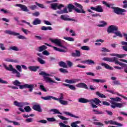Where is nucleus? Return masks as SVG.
Listing matches in <instances>:
<instances>
[{
	"instance_id": "obj_1",
	"label": "nucleus",
	"mask_w": 127,
	"mask_h": 127,
	"mask_svg": "<svg viewBox=\"0 0 127 127\" xmlns=\"http://www.w3.org/2000/svg\"><path fill=\"white\" fill-rule=\"evenodd\" d=\"M74 5L76 7H79L80 9H79V8H76V7L72 3H69L67 5V8L68 9L69 12H72L73 10H75V11H76V12H77V13H86V11L84 10V9L83 8V6L81 5V4L77 3V2H76L75 3H74Z\"/></svg>"
},
{
	"instance_id": "obj_2",
	"label": "nucleus",
	"mask_w": 127,
	"mask_h": 127,
	"mask_svg": "<svg viewBox=\"0 0 127 127\" xmlns=\"http://www.w3.org/2000/svg\"><path fill=\"white\" fill-rule=\"evenodd\" d=\"M111 101H110V103L111 104V107L112 108V109H116V108H123L124 107V105L122 103H117L116 102H121L122 101V98L116 97H111L110 98Z\"/></svg>"
},
{
	"instance_id": "obj_3",
	"label": "nucleus",
	"mask_w": 127,
	"mask_h": 127,
	"mask_svg": "<svg viewBox=\"0 0 127 127\" xmlns=\"http://www.w3.org/2000/svg\"><path fill=\"white\" fill-rule=\"evenodd\" d=\"M119 30V27L115 25H110L109 27H108L107 29V32L108 33H114V34H116V36H119V37H123V34L121 33V31L118 30ZM114 31H118V32H114Z\"/></svg>"
},
{
	"instance_id": "obj_4",
	"label": "nucleus",
	"mask_w": 127,
	"mask_h": 127,
	"mask_svg": "<svg viewBox=\"0 0 127 127\" xmlns=\"http://www.w3.org/2000/svg\"><path fill=\"white\" fill-rule=\"evenodd\" d=\"M103 60L104 61H108V62H111V63H115V64H118V65H120V66H123V68L124 67H127V64H124L123 63H120L118 61V58L116 57L114 58H104L103 59Z\"/></svg>"
},
{
	"instance_id": "obj_5",
	"label": "nucleus",
	"mask_w": 127,
	"mask_h": 127,
	"mask_svg": "<svg viewBox=\"0 0 127 127\" xmlns=\"http://www.w3.org/2000/svg\"><path fill=\"white\" fill-rule=\"evenodd\" d=\"M41 99H42L43 100H45V101H50V100H52L53 99V100H55V101H58L59 102H60L61 101L63 100V99H64V95L63 94V93H61L60 97L59 98H57L55 97L49 95L46 97L42 96Z\"/></svg>"
},
{
	"instance_id": "obj_6",
	"label": "nucleus",
	"mask_w": 127,
	"mask_h": 127,
	"mask_svg": "<svg viewBox=\"0 0 127 127\" xmlns=\"http://www.w3.org/2000/svg\"><path fill=\"white\" fill-rule=\"evenodd\" d=\"M4 33H6V34H9V35H13V36H17V38H18V39H22V40H26L27 39L25 36L20 35V34H19V33H16L11 30H5L4 31Z\"/></svg>"
},
{
	"instance_id": "obj_7",
	"label": "nucleus",
	"mask_w": 127,
	"mask_h": 127,
	"mask_svg": "<svg viewBox=\"0 0 127 127\" xmlns=\"http://www.w3.org/2000/svg\"><path fill=\"white\" fill-rule=\"evenodd\" d=\"M3 66L7 71H12L13 74H16V77L17 78H20V73L15 69V68H13L12 65L9 64L8 67L6 64H3Z\"/></svg>"
},
{
	"instance_id": "obj_8",
	"label": "nucleus",
	"mask_w": 127,
	"mask_h": 127,
	"mask_svg": "<svg viewBox=\"0 0 127 127\" xmlns=\"http://www.w3.org/2000/svg\"><path fill=\"white\" fill-rule=\"evenodd\" d=\"M39 75L43 76L44 79L47 83H55L56 84H57V82H55V81L53 80L49 77H47V76H50V74L47 73L44 71H41V72L39 73Z\"/></svg>"
},
{
	"instance_id": "obj_9",
	"label": "nucleus",
	"mask_w": 127,
	"mask_h": 127,
	"mask_svg": "<svg viewBox=\"0 0 127 127\" xmlns=\"http://www.w3.org/2000/svg\"><path fill=\"white\" fill-rule=\"evenodd\" d=\"M111 8L113 9V12L116 13V14L122 15L123 14V12H127V10L119 7L111 6Z\"/></svg>"
},
{
	"instance_id": "obj_10",
	"label": "nucleus",
	"mask_w": 127,
	"mask_h": 127,
	"mask_svg": "<svg viewBox=\"0 0 127 127\" xmlns=\"http://www.w3.org/2000/svg\"><path fill=\"white\" fill-rule=\"evenodd\" d=\"M65 5L60 4V5H58V3H54L51 4V8L52 9H53L54 10H56L58 8V9H61L62 7H64Z\"/></svg>"
},
{
	"instance_id": "obj_11",
	"label": "nucleus",
	"mask_w": 127,
	"mask_h": 127,
	"mask_svg": "<svg viewBox=\"0 0 127 127\" xmlns=\"http://www.w3.org/2000/svg\"><path fill=\"white\" fill-rule=\"evenodd\" d=\"M51 41L53 43H55V44H56V45H58V46L64 48V49H66L67 48L66 47L62 45L61 39H55V40H52Z\"/></svg>"
},
{
	"instance_id": "obj_12",
	"label": "nucleus",
	"mask_w": 127,
	"mask_h": 127,
	"mask_svg": "<svg viewBox=\"0 0 127 127\" xmlns=\"http://www.w3.org/2000/svg\"><path fill=\"white\" fill-rule=\"evenodd\" d=\"M69 16L68 15H62L61 16V18L62 20H64V21H76V20L73 18H69Z\"/></svg>"
},
{
	"instance_id": "obj_13",
	"label": "nucleus",
	"mask_w": 127,
	"mask_h": 127,
	"mask_svg": "<svg viewBox=\"0 0 127 127\" xmlns=\"http://www.w3.org/2000/svg\"><path fill=\"white\" fill-rule=\"evenodd\" d=\"M90 9L92 10H94V11H97V12H103L104 11V9H103V7L101 5H97L96 7L91 6L90 7Z\"/></svg>"
},
{
	"instance_id": "obj_14",
	"label": "nucleus",
	"mask_w": 127,
	"mask_h": 127,
	"mask_svg": "<svg viewBox=\"0 0 127 127\" xmlns=\"http://www.w3.org/2000/svg\"><path fill=\"white\" fill-rule=\"evenodd\" d=\"M104 123L106 125H115V126H118L119 127H123V124L117 123V122L114 121L113 120L105 121Z\"/></svg>"
},
{
	"instance_id": "obj_15",
	"label": "nucleus",
	"mask_w": 127,
	"mask_h": 127,
	"mask_svg": "<svg viewBox=\"0 0 127 127\" xmlns=\"http://www.w3.org/2000/svg\"><path fill=\"white\" fill-rule=\"evenodd\" d=\"M15 6H18V7H20L21 10L22 11H25L26 12H28L29 10L27 8V6L25 5L21 4H16Z\"/></svg>"
},
{
	"instance_id": "obj_16",
	"label": "nucleus",
	"mask_w": 127,
	"mask_h": 127,
	"mask_svg": "<svg viewBox=\"0 0 127 127\" xmlns=\"http://www.w3.org/2000/svg\"><path fill=\"white\" fill-rule=\"evenodd\" d=\"M27 105H29V104L27 102H18L16 101L14 102V106L19 107V108H22V107H24V106H26Z\"/></svg>"
},
{
	"instance_id": "obj_17",
	"label": "nucleus",
	"mask_w": 127,
	"mask_h": 127,
	"mask_svg": "<svg viewBox=\"0 0 127 127\" xmlns=\"http://www.w3.org/2000/svg\"><path fill=\"white\" fill-rule=\"evenodd\" d=\"M81 81L80 79H65V82L67 84H76V83Z\"/></svg>"
},
{
	"instance_id": "obj_18",
	"label": "nucleus",
	"mask_w": 127,
	"mask_h": 127,
	"mask_svg": "<svg viewBox=\"0 0 127 127\" xmlns=\"http://www.w3.org/2000/svg\"><path fill=\"white\" fill-rule=\"evenodd\" d=\"M90 102L91 103H95L96 106H99L100 107L102 106L101 104H100L101 103H102V101H101L100 100L97 98H95L94 99L90 100Z\"/></svg>"
},
{
	"instance_id": "obj_19",
	"label": "nucleus",
	"mask_w": 127,
	"mask_h": 127,
	"mask_svg": "<svg viewBox=\"0 0 127 127\" xmlns=\"http://www.w3.org/2000/svg\"><path fill=\"white\" fill-rule=\"evenodd\" d=\"M76 87L78 88H83V89H86L88 90L89 88L88 87V85L85 83L80 82L76 85Z\"/></svg>"
},
{
	"instance_id": "obj_20",
	"label": "nucleus",
	"mask_w": 127,
	"mask_h": 127,
	"mask_svg": "<svg viewBox=\"0 0 127 127\" xmlns=\"http://www.w3.org/2000/svg\"><path fill=\"white\" fill-rule=\"evenodd\" d=\"M32 109L34 111H37V112H39L40 113L42 112L41 110V107L39 104H35L32 107Z\"/></svg>"
},
{
	"instance_id": "obj_21",
	"label": "nucleus",
	"mask_w": 127,
	"mask_h": 127,
	"mask_svg": "<svg viewBox=\"0 0 127 127\" xmlns=\"http://www.w3.org/2000/svg\"><path fill=\"white\" fill-rule=\"evenodd\" d=\"M83 64H87L88 65H92V64H95V62L91 60H86L85 61H83L81 62Z\"/></svg>"
},
{
	"instance_id": "obj_22",
	"label": "nucleus",
	"mask_w": 127,
	"mask_h": 127,
	"mask_svg": "<svg viewBox=\"0 0 127 127\" xmlns=\"http://www.w3.org/2000/svg\"><path fill=\"white\" fill-rule=\"evenodd\" d=\"M40 67L38 66H28V68L30 71L32 72H36L38 69H39Z\"/></svg>"
},
{
	"instance_id": "obj_23",
	"label": "nucleus",
	"mask_w": 127,
	"mask_h": 127,
	"mask_svg": "<svg viewBox=\"0 0 127 127\" xmlns=\"http://www.w3.org/2000/svg\"><path fill=\"white\" fill-rule=\"evenodd\" d=\"M91 82V83H105L106 82V80L92 79Z\"/></svg>"
},
{
	"instance_id": "obj_24",
	"label": "nucleus",
	"mask_w": 127,
	"mask_h": 127,
	"mask_svg": "<svg viewBox=\"0 0 127 127\" xmlns=\"http://www.w3.org/2000/svg\"><path fill=\"white\" fill-rule=\"evenodd\" d=\"M90 100H89L86 98H80L78 99L79 103H82V104H87V103H89Z\"/></svg>"
},
{
	"instance_id": "obj_25",
	"label": "nucleus",
	"mask_w": 127,
	"mask_h": 127,
	"mask_svg": "<svg viewBox=\"0 0 127 127\" xmlns=\"http://www.w3.org/2000/svg\"><path fill=\"white\" fill-rule=\"evenodd\" d=\"M34 88V84H26V89H29L30 92H32Z\"/></svg>"
},
{
	"instance_id": "obj_26",
	"label": "nucleus",
	"mask_w": 127,
	"mask_h": 127,
	"mask_svg": "<svg viewBox=\"0 0 127 127\" xmlns=\"http://www.w3.org/2000/svg\"><path fill=\"white\" fill-rule=\"evenodd\" d=\"M71 56L72 57H80V56H81V52H80V51L76 50L75 53H72L71 54Z\"/></svg>"
},
{
	"instance_id": "obj_27",
	"label": "nucleus",
	"mask_w": 127,
	"mask_h": 127,
	"mask_svg": "<svg viewBox=\"0 0 127 127\" xmlns=\"http://www.w3.org/2000/svg\"><path fill=\"white\" fill-rule=\"evenodd\" d=\"M101 66H103L105 69H108V70H113V67L110 66V65L106 63H102Z\"/></svg>"
},
{
	"instance_id": "obj_28",
	"label": "nucleus",
	"mask_w": 127,
	"mask_h": 127,
	"mask_svg": "<svg viewBox=\"0 0 127 127\" xmlns=\"http://www.w3.org/2000/svg\"><path fill=\"white\" fill-rule=\"evenodd\" d=\"M112 56H116V57H118V58H124V57H126V56H127V54H111Z\"/></svg>"
},
{
	"instance_id": "obj_29",
	"label": "nucleus",
	"mask_w": 127,
	"mask_h": 127,
	"mask_svg": "<svg viewBox=\"0 0 127 127\" xmlns=\"http://www.w3.org/2000/svg\"><path fill=\"white\" fill-rule=\"evenodd\" d=\"M59 65L60 67H63V68H68V65H67V64L65 63L64 62H60L59 63Z\"/></svg>"
},
{
	"instance_id": "obj_30",
	"label": "nucleus",
	"mask_w": 127,
	"mask_h": 127,
	"mask_svg": "<svg viewBox=\"0 0 127 127\" xmlns=\"http://www.w3.org/2000/svg\"><path fill=\"white\" fill-rule=\"evenodd\" d=\"M41 23V20L38 18H36L33 21L32 24L33 25H37V24H40Z\"/></svg>"
},
{
	"instance_id": "obj_31",
	"label": "nucleus",
	"mask_w": 127,
	"mask_h": 127,
	"mask_svg": "<svg viewBox=\"0 0 127 127\" xmlns=\"http://www.w3.org/2000/svg\"><path fill=\"white\" fill-rule=\"evenodd\" d=\"M4 61H5L6 62H12L14 63H17V62H18L17 60H13L9 58L5 59Z\"/></svg>"
},
{
	"instance_id": "obj_32",
	"label": "nucleus",
	"mask_w": 127,
	"mask_h": 127,
	"mask_svg": "<svg viewBox=\"0 0 127 127\" xmlns=\"http://www.w3.org/2000/svg\"><path fill=\"white\" fill-rule=\"evenodd\" d=\"M39 52H42V51H44V50H46L47 49V47L45 45H43L42 46H40L38 48Z\"/></svg>"
},
{
	"instance_id": "obj_33",
	"label": "nucleus",
	"mask_w": 127,
	"mask_h": 127,
	"mask_svg": "<svg viewBox=\"0 0 127 127\" xmlns=\"http://www.w3.org/2000/svg\"><path fill=\"white\" fill-rule=\"evenodd\" d=\"M64 114L66 115V116H69L70 117H71L72 118H75V119H79L78 116L74 115L70 113L69 112H64Z\"/></svg>"
},
{
	"instance_id": "obj_34",
	"label": "nucleus",
	"mask_w": 127,
	"mask_h": 127,
	"mask_svg": "<svg viewBox=\"0 0 127 127\" xmlns=\"http://www.w3.org/2000/svg\"><path fill=\"white\" fill-rule=\"evenodd\" d=\"M96 95L99 97V98H107V96H106L105 95L100 93V92H99V91H97L96 92Z\"/></svg>"
},
{
	"instance_id": "obj_35",
	"label": "nucleus",
	"mask_w": 127,
	"mask_h": 127,
	"mask_svg": "<svg viewBox=\"0 0 127 127\" xmlns=\"http://www.w3.org/2000/svg\"><path fill=\"white\" fill-rule=\"evenodd\" d=\"M12 84L14 85V86L19 87V85H21V83H20L18 80H15V81H13Z\"/></svg>"
},
{
	"instance_id": "obj_36",
	"label": "nucleus",
	"mask_w": 127,
	"mask_h": 127,
	"mask_svg": "<svg viewBox=\"0 0 127 127\" xmlns=\"http://www.w3.org/2000/svg\"><path fill=\"white\" fill-rule=\"evenodd\" d=\"M35 4L37 5L39 7H40L41 8H46V6H44L43 4H40L37 2H35Z\"/></svg>"
},
{
	"instance_id": "obj_37",
	"label": "nucleus",
	"mask_w": 127,
	"mask_h": 127,
	"mask_svg": "<svg viewBox=\"0 0 127 127\" xmlns=\"http://www.w3.org/2000/svg\"><path fill=\"white\" fill-rule=\"evenodd\" d=\"M53 48L54 50H56V51H59V52H64V53L66 52V51H65V50H62L56 47H53Z\"/></svg>"
},
{
	"instance_id": "obj_38",
	"label": "nucleus",
	"mask_w": 127,
	"mask_h": 127,
	"mask_svg": "<svg viewBox=\"0 0 127 127\" xmlns=\"http://www.w3.org/2000/svg\"><path fill=\"white\" fill-rule=\"evenodd\" d=\"M37 61L40 63V64H41L42 65H43V64H45V61L43 60L40 58H37Z\"/></svg>"
},
{
	"instance_id": "obj_39",
	"label": "nucleus",
	"mask_w": 127,
	"mask_h": 127,
	"mask_svg": "<svg viewBox=\"0 0 127 127\" xmlns=\"http://www.w3.org/2000/svg\"><path fill=\"white\" fill-rule=\"evenodd\" d=\"M50 111L51 112H54V114H58L59 115H62V113L59 112V110L57 109H52Z\"/></svg>"
},
{
	"instance_id": "obj_40",
	"label": "nucleus",
	"mask_w": 127,
	"mask_h": 127,
	"mask_svg": "<svg viewBox=\"0 0 127 127\" xmlns=\"http://www.w3.org/2000/svg\"><path fill=\"white\" fill-rule=\"evenodd\" d=\"M10 50H13L14 51H19V49L16 46H12L9 48Z\"/></svg>"
},
{
	"instance_id": "obj_41",
	"label": "nucleus",
	"mask_w": 127,
	"mask_h": 127,
	"mask_svg": "<svg viewBox=\"0 0 127 127\" xmlns=\"http://www.w3.org/2000/svg\"><path fill=\"white\" fill-rule=\"evenodd\" d=\"M5 120L7 121V122H8V123H12L13 124V125H14V126H20V124L19 123H18V122H17L11 121L7 120V119H6Z\"/></svg>"
},
{
	"instance_id": "obj_42",
	"label": "nucleus",
	"mask_w": 127,
	"mask_h": 127,
	"mask_svg": "<svg viewBox=\"0 0 127 127\" xmlns=\"http://www.w3.org/2000/svg\"><path fill=\"white\" fill-rule=\"evenodd\" d=\"M93 112H94V113H95V114L96 115H103L104 114V112H102V111H98L96 109H94L93 110Z\"/></svg>"
},
{
	"instance_id": "obj_43",
	"label": "nucleus",
	"mask_w": 127,
	"mask_h": 127,
	"mask_svg": "<svg viewBox=\"0 0 127 127\" xmlns=\"http://www.w3.org/2000/svg\"><path fill=\"white\" fill-rule=\"evenodd\" d=\"M64 39L67 40V41H74V38L70 37H64Z\"/></svg>"
},
{
	"instance_id": "obj_44",
	"label": "nucleus",
	"mask_w": 127,
	"mask_h": 127,
	"mask_svg": "<svg viewBox=\"0 0 127 127\" xmlns=\"http://www.w3.org/2000/svg\"><path fill=\"white\" fill-rule=\"evenodd\" d=\"M82 50H86V51H89L90 50V48L88 46H83L81 47Z\"/></svg>"
},
{
	"instance_id": "obj_45",
	"label": "nucleus",
	"mask_w": 127,
	"mask_h": 127,
	"mask_svg": "<svg viewBox=\"0 0 127 127\" xmlns=\"http://www.w3.org/2000/svg\"><path fill=\"white\" fill-rule=\"evenodd\" d=\"M29 8H30L31 10H34L37 8V6L36 5H32L29 6Z\"/></svg>"
},
{
	"instance_id": "obj_46",
	"label": "nucleus",
	"mask_w": 127,
	"mask_h": 127,
	"mask_svg": "<svg viewBox=\"0 0 127 127\" xmlns=\"http://www.w3.org/2000/svg\"><path fill=\"white\" fill-rule=\"evenodd\" d=\"M58 117L61 119V120H62L63 121H68L69 120V118H67L66 117H64V116H61V115H58Z\"/></svg>"
},
{
	"instance_id": "obj_47",
	"label": "nucleus",
	"mask_w": 127,
	"mask_h": 127,
	"mask_svg": "<svg viewBox=\"0 0 127 127\" xmlns=\"http://www.w3.org/2000/svg\"><path fill=\"white\" fill-rule=\"evenodd\" d=\"M47 120L48 122H50L52 123L53 122H56V119H55V118H47Z\"/></svg>"
},
{
	"instance_id": "obj_48",
	"label": "nucleus",
	"mask_w": 127,
	"mask_h": 127,
	"mask_svg": "<svg viewBox=\"0 0 127 127\" xmlns=\"http://www.w3.org/2000/svg\"><path fill=\"white\" fill-rule=\"evenodd\" d=\"M39 89L43 92H47V90H46V88L44 87V85H40Z\"/></svg>"
},
{
	"instance_id": "obj_49",
	"label": "nucleus",
	"mask_w": 127,
	"mask_h": 127,
	"mask_svg": "<svg viewBox=\"0 0 127 127\" xmlns=\"http://www.w3.org/2000/svg\"><path fill=\"white\" fill-rule=\"evenodd\" d=\"M59 71H60V72H61V73H68V70H67V69H65V68H61L59 69Z\"/></svg>"
},
{
	"instance_id": "obj_50",
	"label": "nucleus",
	"mask_w": 127,
	"mask_h": 127,
	"mask_svg": "<svg viewBox=\"0 0 127 127\" xmlns=\"http://www.w3.org/2000/svg\"><path fill=\"white\" fill-rule=\"evenodd\" d=\"M59 103H60V104H61L62 105H64V106L68 105V101L64 100H61V101H59Z\"/></svg>"
},
{
	"instance_id": "obj_51",
	"label": "nucleus",
	"mask_w": 127,
	"mask_h": 127,
	"mask_svg": "<svg viewBox=\"0 0 127 127\" xmlns=\"http://www.w3.org/2000/svg\"><path fill=\"white\" fill-rule=\"evenodd\" d=\"M24 110H25V112H26V113H29V112H30V111H31V108H30V106H26L24 108Z\"/></svg>"
},
{
	"instance_id": "obj_52",
	"label": "nucleus",
	"mask_w": 127,
	"mask_h": 127,
	"mask_svg": "<svg viewBox=\"0 0 127 127\" xmlns=\"http://www.w3.org/2000/svg\"><path fill=\"white\" fill-rule=\"evenodd\" d=\"M21 30L23 31V32L25 34H26V35H27V34H28V33H30V31L27 30V29H25L23 28H21Z\"/></svg>"
},
{
	"instance_id": "obj_53",
	"label": "nucleus",
	"mask_w": 127,
	"mask_h": 127,
	"mask_svg": "<svg viewBox=\"0 0 127 127\" xmlns=\"http://www.w3.org/2000/svg\"><path fill=\"white\" fill-rule=\"evenodd\" d=\"M101 52H111V50L103 47L102 48Z\"/></svg>"
},
{
	"instance_id": "obj_54",
	"label": "nucleus",
	"mask_w": 127,
	"mask_h": 127,
	"mask_svg": "<svg viewBox=\"0 0 127 127\" xmlns=\"http://www.w3.org/2000/svg\"><path fill=\"white\" fill-rule=\"evenodd\" d=\"M21 22L23 23H26V24H27L30 27H32V25L30 24V23L27 22L26 21L24 20H22Z\"/></svg>"
},
{
	"instance_id": "obj_55",
	"label": "nucleus",
	"mask_w": 127,
	"mask_h": 127,
	"mask_svg": "<svg viewBox=\"0 0 127 127\" xmlns=\"http://www.w3.org/2000/svg\"><path fill=\"white\" fill-rule=\"evenodd\" d=\"M42 54L43 55H45L46 56H48L50 55V53L47 50H45L42 52Z\"/></svg>"
},
{
	"instance_id": "obj_56",
	"label": "nucleus",
	"mask_w": 127,
	"mask_h": 127,
	"mask_svg": "<svg viewBox=\"0 0 127 127\" xmlns=\"http://www.w3.org/2000/svg\"><path fill=\"white\" fill-rule=\"evenodd\" d=\"M26 123H32L33 122V119L32 118H28L25 120Z\"/></svg>"
},
{
	"instance_id": "obj_57",
	"label": "nucleus",
	"mask_w": 127,
	"mask_h": 127,
	"mask_svg": "<svg viewBox=\"0 0 127 127\" xmlns=\"http://www.w3.org/2000/svg\"><path fill=\"white\" fill-rule=\"evenodd\" d=\"M113 83L114 84V85H121L122 83H121V82L120 81V80H114L113 81Z\"/></svg>"
},
{
	"instance_id": "obj_58",
	"label": "nucleus",
	"mask_w": 127,
	"mask_h": 127,
	"mask_svg": "<svg viewBox=\"0 0 127 127\" xmlns=\"http://www.w3.org/2000/svg\"><path fill=\"white\" fill-rule=\"evenodd\" d=\"M101 103H102V105H103V106H110V103L107 101H101Z\"/></svg>"
},
{
	"instance_id": "obj_59",
	"label": "nucleus",
	"mask_w": 127,
	"mask_h": 127,
	"mask_svg": "<svg viewBox=\"0 0 127 127\" xmlns=\"http://www.w3.org/2000/svg\"><path fill=\"white\" fill-rule=\"evenodd\" d=\"M32 15H33V16H39V15H40V13L38 11H36L32 13Z\"/></svg>"
},
{
	"instance_id": "obj_60",
	"label": "nucleus",
	"mask_w": 127,
	"mask_h": 127,
	"mask_svg": "<svg viewBox=\"0 0 127 127\" xmlns=\"http://www.w3.org/2000/svg\"><path fill=\"white\" fill-rule=\"evenodd\" d=\"M16 68L18 70V71H19V72H22V70H21V66L19 65H17Z\"/></svg>"
},
{
	"instance_id": "obj_61",
	"label": "nucleus",
	"mask_w": 127,
	"mask_h": 127,
	"mask_svg": "<svg viewBox=\"0 0 127 127\" xmlns=\"http://www.w3.org/2000/svg\"><path fill=\"white\" fill-rule=\"evenodd\" d=\"M66 63L68 67H72V66H73V63L71 62L70 61H66Z\"/></svg>"
},
{
	"instance_id": "obj_62",
	"label": "nucleus",
	"mask_w": 127,
	"mask_h": 127,
	"mask_svg": "<svg viewBox=\"0 0 127 127\" xmlns=\"http://www.w3.org/2000/svg\"><path fill=\"white\" fill-rule=\"evenodd\" d=\"M37 123H41V124H47V121L45 120H40L37 121Z\"/></svg>"
},
{
	"instance_id": "obj_63",
	"label": "nucleus",
	"mask_w": 127,
	"mask_h": 127,
	"mask_svg": "<svg viewBox=\"0 0 127 127\" xmlns=\"http://www.w3.org/2000/svg\"><path fill=\"white\" fill-rule=\"evenodd\" d=\"M69 88L70 90H72V91H75L76 90V87H75V86L72 84H70V85H69Z\"/></svg>"
},
{
	"instance_id": "obj_64",
	"label": "nucleus",
	"mask_w": 127,
	"mask_h": 127,
	"mask_svg": "<svg viewBox=\"0 0 127 127\" xmlns=\"http://www.w3.org/2000/svg\"><path fill=\"white\" fill-rule=\"evenodd\" d=\"M0 48L2 50H5V48L4 47V45L2 43H0Z\"/></svg>"
}]
</instances>
